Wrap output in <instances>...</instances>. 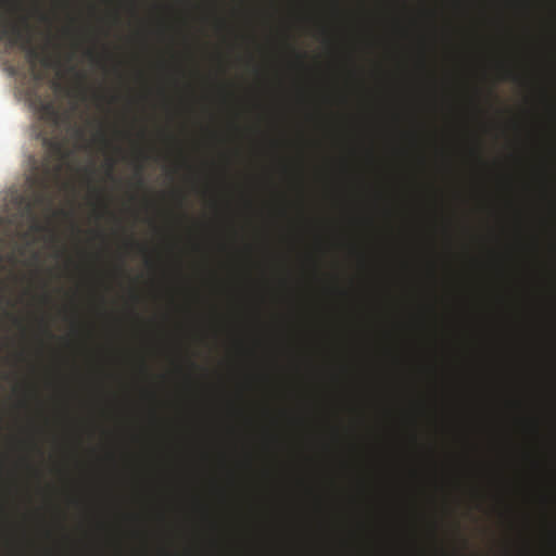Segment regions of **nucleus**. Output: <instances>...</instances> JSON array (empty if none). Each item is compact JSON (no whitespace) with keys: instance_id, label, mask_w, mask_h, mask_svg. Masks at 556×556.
Here are the masks:
<instances>
[{"instance_id":"nucleus-1","label":"nucleus","mask_w":556,"mask_h":556,"mask_svg":"<svg viewBox=\"0 0 556 556\" xmlns=\"http://www.w3.org/2000/svg\"><path fill=\"white\" fill-rule=\"evenodd\" d=\"M30 105L39 115V118L50 128V132L41 130L39 137L48 155L41 164L40 173H34L29 177L33 186L40 189L38 200L41 201L43 192L50 187L62 170V162L65 156L66 138L63 128L71 125V114L62 111L55 100L49 94H41L36 87L28 91Z\"/></svg>"},{"instance_id":"nucleus-2","label":"nucleus","mask_w":556,"mask_h":556,"mask_svg":"<svg viewBox=\"0 0 556 556\" xmlns=\"http://www.w3.org/2000/svg\"><path fill=\"white\" fill-rule=\"evenodd\" d=\"M27 22L23 21L21 25L13 20L8 0H0V41H5L10 47H20L26 52V59L31 67L35 84H39L42 74L36 71V65L41 62L45 66L49 65V60L42 56L41 52L35 48L29 36L25 33Z\"/></svg>"},{"instance_id":"nucleus-3","label":"nucleus","mask_w":556,"mask_h":556,"mask_svg":"<svg viewBox=\"0 0 556 556\" xmlns=\"http://www.w3.org/2000/svg\"><path fill=\"white\" fill-rule=\"evenodd\" d=\"M9 224L10 222L7 218L0 216V263L3 261V248L10 236Z\"/></svg>"},{"instance_id":"nucleus-4","label":"nucleus","mask_w":556,"mask_h":556,"mask_svg":"<svg viewBox=\"0 0 556 556\" xmlns=\"http://www.w3.org/2000/svg\"><path fill=\"white\" fill-rule=\"evenodd\" d=\"M114 166H115V160L113 159H109L108 160V176L110 178H113V169H114Z\"/></svg>"},{"instance_id":"nucleus-5","label":"nucleus","mask_w":556,"mask_h":556,"mask_svg":"<svg viewBox=\"0 0 556 556\" xmlns=\"http://www.w3.org/2000/svg\"><path fill=\"white\" fill-rule=\"evenodd\" d=\"M505 79L517 80L518 76L510 68L505 70Z\"/></svg>"},{"instance_id":"nucleus-6","label":"nucleus","mask_w":556,"mask_h":556,"mask_svg":"<svg viewBox=\"0 0 556 556\" xmlns=\"http://www.w3.org/2000/svg\"><path fill=\"white\" fill-rule=\"evenodd\" d=\"M4 315L7 317L11 318L14 325H16V326L22 325L21 320L17 317H15L14 315H12L9 311H4Z\"/></svg>"},{"instance_id":"nucleus-7","label":"nucleus","mask_w":556,"mask_h":556,"mask_svg":"<svg viewBox=\"0 0 556 556\" xmlns=\"http://www.w3.org/2000/svg\"><path fill=\"white\" fill-rule=\"evenodd\" d=\"M142 170H143V166L141 164L138 165V167H137V175L139 176L138 182H139L140 186L143 185Z\"/></svg>"},{"instance_id":"nucleus-8","label":"nucleus","mask_w":556,"mask_h":556,"mask_svg":"<svg viewBox=\"0 0 556 556\" xmlns=\"http://www.w3.org/2000/svg\"><path fill=\"white\" fill-rule=\"evenodd\" d=\"M99 139H100V141H101L104 146H109V144H110V141H109V139L106 138V135H105L103 131H101V132L99 134Z\"/></svg>"},{"instance_id":"nucleus-9","label":"nucleus","mask_w":556,"mask_h":556,"mask_svg":"<svg viewBox=\"0 0 556 556\" xmlns=\"http://www.w3.org/2000/svg\"><path fill=\"white\" fill-rule=\"evenodd\" d=\"M86 55H87L90 60H92V61H94V60H96V53H94V51H93L92 49H88V50H86Z\"/></svg>"},{"instance_id":"nucleus-10","label":"nucleus","mask_w":556,"mask_h":556,"mask_svg":"<svg viewBox=\"0 0 556 556\" xmlns=\"http://www.w3.org/2000/svg\"><path fill=\"white\" fill-rule=\"evenodd\" d=\"M0 300H1V301H5V303H7L8 305H12L11 301H9V300L4 296V294H3V288H2L1 286H0Z\"/></svg>"},{"instance_id":"nucleus-11","label":"nucleus","mask_w":556,"mask_h":556,"mask_svg":"<svg viewBox=\"0 0 556 556\" xmlns=\"http://www.w3.org/2000/svg\"><path fill=\"white\" fill-rule=\"evenodd\" d=\"M75 132H76V135H77L79 138H80V137H83V135H84V131H83V129H81V128H76Z\"/></svg>"},{"instance_id":"nucleus-12","label":"nucleus","mask_w":556,"mask_h":556,"mask_svg":"<svg viewBox=\"0 0 556 556\" xmlns=\"http://www.w3.org/2000/svg\"><path fill=\"white\" fill-rule=\"evenodd\" d=\"M45 331H46V333H47L48 336L52 337V333H51V331L48 329V327H45Z\"/></svg>"},{"instance_id":"nucleus-13","label":"nucleus","mask_w":556,"mask_h":556,"mask_svg":"<svg viewBox=\"0 0 556 556\" xmlns=\"http://www.w3.org/2000/svg\"><path fill=\"white\" fill-rule=\"evenodd\" d=\"M31 208H33V204H30V203H29V204L27 205V211H28V212H30V211H31Z\"/></svg>"},{"instance_id":"nucleus-14","label":"nucleus","mask_w":556,"mask_h":556,"mask_svg":"<svg viewBox=\"0 0 556 556\" xmlns=\"http://www.w3.org/2000/svg\"><path fill=\"white\" fill-rule=\"evenodd\" d=\"M142 160H147V155L143 153H140Z\"/></svg>"},{"instance_id":"nucleus-15","label":"nucleus","mask_w":556,"mask_h":556,"mask_svg":"<svg viewBox=\"0 0 556 556\" xmlns=\"http://www.w3.org/2000/svg\"><path fill=\"white\" fill-rule=\"evenodd\" d=\"M53 85H54L55 88L60 87V85L58 83H54Z\"/></svg>"}]
</instances>
